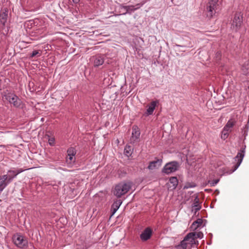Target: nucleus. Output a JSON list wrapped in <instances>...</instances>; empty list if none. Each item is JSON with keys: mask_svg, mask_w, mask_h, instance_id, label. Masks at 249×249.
<instances>
[{"mask_svg": "<svg viewBox=\"0 0 249 249\" xmlns=\"http://www.w3.org/2000/svg\"><path fill=\"white\" fill-rule=\"evenodd\" d=\"M158 103V101H153L147 106V108L145 112V114L146 116L152 115L156 107L157 106Z\"/></svg>", "mask_w": 249, "mask_h": 249, "instance_id": "nucleus-10", "label": "nucleus"}, {"mask_svg": "<svg viewBox=\"0 0 249 249\" xmlns=\"http://www.w3.org/2000/svg\"><path fill=\"white\" fill-rule=\"evenodd\" d=\"M23 170L22 169H18L15 170H9L7 172V175H3L4 176H6L7 177L6 180L8 182V183H10L13 179L15 178L18 174L22 172Z\"/></svg>", "mask_w": 249, "mask_h": 249, "instance_id": "nucleus-9", "label": "nucleus"}, {"mask_svg": "<svg viewBox=\"0 0 249 249\" xmlns=\"http://www.w3.org/2000/svg\"><path fill=\"white\" fill-rule=\"evenodd\" d=\"M38 54H39V56H40L41 55V53H39L38 51L35 50L31 54V57H35V56L37 55Z\"/></svg>", "mask_w": 249, "mask_h": 249, "instance_id": "nucleus-28", "label": "nucleus"}, {"mask_svg": "<svg viewBox=\"0 0 249 249\" xmlns=\"http://www.w3.org/2000/svg\"><path fill=\"white\" fill-rule=\"evenodd\" d=\"M162 162V160L161 159H157L154 161L150 162L147 168L149 170L158 169L161 165Z\"/></svg>", "mask_w": 249, "mask_h": 249, "instance_id": "nucleus-13", "label": "nucleus"}, {"mask_svg": "<svg viewBox=\"0 0 249 249\" xmlns=\"http://www.w3.org/2000/svg\"><path fill=\"white\" fill-rule=\"evenodd\" d=\"M234 125V123L232 121H228L227 124L224 127V131H228Z\"/></svg>", "mask_w": 249, "mask_h": 249, "instance_id": "nucleus-23", "label": "nucleus"}, {"mask_svg": "<svg viewBox=\"0 0 249 249\" xmlns=\"http://www.w3.org/2000/svg\"><path fill=\"white\" fill-rule=\"evenodd\" d=\"M73 2L75 3H78V0H72Z\"/></svg>", "mask_w": 249, "mask_h": 249, "instance_id": "nucleus-33", "label": "nucleus"}, {"mask_svg": "<svg viewBox=\"0 0 249 249\" xmlns=\"http://www.w3.org/2000/svg\"><path fill=\"white\" fill-rule=\"evenodd\" d=\"M7 177L4 175L0 176V192H2L4 188L8 185V182L6 180Z\"/></svg>", "mask_w": 249, "mask_h": 249, "instance_id": "nucleus-17", "label": "nucleus"}, {"mask_svg": "<svg viewBox=\"0 0 249 249\" xmlns=\"http://www.w3.org/2000/svg\"><path fill=\"white\" fill-rule=\"evenodd\" d=\"M218 0H209L206 9L208 12V16L212 17L216 13Z\"/></svg>", "mask_w": 249, "mask_h": 249, "instance_id": "nucleus-6", "label": "nucleus"}, {"mask_svg": "<svg viewBox=\"0 0 249 249\" xmlns=\"http://www.w3.org/2000/svg\"><path fill=\"white\" fill-rule=\"evenodd\" d=\"M178 184V180L176 177H171L169 179L168 185V188L171 190H174L176 188Z\"/></svg>", "mask_w": 249, "mask_h": 249, "instance_id": "nucleus-16", "label": "nucleus"}, {"mask_svg": "<svg viewBox=\"0 0 249 249\" xmlns=\"http://www.w3.org/2000/svg\"><path fill=\"white\" fill-rule=\"evenodd\" d=\"M55 139L53 137H49L48 139V142L50 145L53 146L54 144Z\"/></svg>", "mask_w": 249, "mask_h": 249, "instance_id": "nucleus-27", "label": "nucleus"}, {"mask_svg": "<svg viewBox=\"0 0 249 249\" xmlns=\"http://www.w3.org/2000/svg\"><path fill=\"white\" fill-rule=\"evenodd\" d=\"M94 65L96 67L102 65L104 62V57L101 55H97L93 57Z\"/></svg>", "mask_w": 249, "mask_h": 249, "instance_id": "nucleus-15", "label": "nucleus"}, {"mask_svg": "<svg viewBox=\"0 0 249 249\" xmlns=\"http://www.w3.org/2000/svg\"><path fill=\"white\" fill-rule=\"evenodd\" d=\"M195 187H196V184L194 183H188L184 186V189H188Z\"/></svg>", "mask_w": 249, "mask_h": 249, "instance_id": "nucleus-26", "label": "nucleus"}, {"mask_svg": "<svg viewBox=\"0 0 249 249\" xmlns=\"http://www.w3.org/2000/svg\"><path fill=\"white\" fill-rule=\"evenodd\" d=\"M124 153L126 156H130L132 154L131 147L129 145H126L124 148Z\"/></svg>", "mask_w": 249, "mask_h": 249, "instance_id": "nucleus-22", "label": "nucleus"}, {"mask_svg": "<svg viewBox=\"0 0 249 249\" xmlns=\"http://www.w3.org/2000/svg\"><path fill=\"white\" fill-rule=\"evenodd\" d=\"M8 10L7 8L2 9L0 12V22L5 25L8 18Z\"/></svg>", "mask_w": 249, "mask_h": 249, "instance_id": "nucleus-12", "label": "nucleus"}, {"mask_svg": "<svg viewBox=\"0 0 249 249\" xmlns=\"http://www.w3.org/2000/svg\"><path fill=\"white\" fill-rule=\"evenodd\" d=\"M4 102H8L15 107H19L22 104L21 100L14 93L8 91L4 92L2 97Z\"/></svg>", "mask_w": 249, "mask_h": 249, "instance_id": "nucleus-2", "label": "nucleus"}, {"mask_svg": "<svg viewBox=\"0 0 249 249\" xmlns=\"http://www.w3.org/2000/svg\"><path fill=\"white\" fill-rule=\"evenodd\" d=\"M152 235V230L149 228H146L141 233L140 237L142 241H146L149 239Z\"/></svg>", "mask_w": 249, "mask_h": 249, "instance_id": "nucleus-14", "label": "nucleus"}, {"mask_svg": "<svg viewBox=\"0 0 249 249\" xmlns=\"http://www.w3.org/2000/svg\"><path fill=\"white\" fill-rule=\"evenodd\" d=\"M197 241L194 239V234L188 233L180 242V244L176 246V249H187L196 245Z\"/></svg>", "mask_w": 249, "mask_h": 249, "instance_id": "nucleus-3", "label": "nucleus"}, {"mask_svg": "<svg viewBox=\"0 0 249 249\" xmlns=\"http://www.w3.org/2000/svg\"><path fill=\"white\" fill-rule=\"evenodd\" d=\"M68 158L69 159V160H71V161H72V160H73V156H72V155H68Z\"/></svg>", "mask_w": 249, "mask_h": 249, "instance_id": "nucleus-32", "label": "nucleus"}, {"mask_svg": "<svg viewBox=\"0 0 249 249\" xmlns=\"http://www.w3.org/2000/svg\"><path fill=\"white\" fill-rule=\"evenodd\" d=\"M140 131L139 128L137 126H134L132 127V137L131 141L132 142L134 143L137 141L140 137Z\"/></svg>", "mask_w": 249, "mask_h": 249, "instance_id": "nucleus-11", "label": "nucleus"}, {"mask_svg": "<svg viewBox=\"0 0 249 249\" xmlns=\"http://www.w3.org/2000/svg\"><path fill=\"white\" fill-rule=\"evenodd\" d=\"M67 152L68 155H72L74 156L76 154V150L74 148L71 147L68 150Z\"/></svg>", "mask_w": 249, "mask_h": 249, "instance_id": "nucleus-25", "label": "nucleus"}, {"mask_svg": "<svg viewBox=\"0 0 249 249\" xmlns=\"http://www.w3.org/2000/svg\"><path fill=\"white\" fill-rule=\"evenodd\" d=\"M216 55L218 57L219 55H220V53L217 52L216 53Z\"/></svg>", "mask_w": 249, "mask_h": 249, "instance_id": "nucleus-34", "label": "nucleus"}, {"mask_svg": "<svg viewBox=\"0 0 249 249\" xmlns=\"http://www.w3.org/2000/svg\"><path fill=\"white\" fill-rule=\"evenodd\" d=\"M203 223V220L202 219H198L193 223L191 225V229L193 230H196L197 228L200 227Z\"/></svg>", "mask_w": 249, "mask_h": 249, "instance_id": "nucleus-20", "label": "nucleus"}, {"mask_svg": "<svg viewBox=\"0 0 249 249\" xmlns=\"http://www.w3.org/2000/svg\"><path fill=\"white\" fill-rule=\"evenodd\" d=\"M180 166L179 163L176 161L167 163L162 169V172L166 174H169L177 171Z\"/></svg>", "mask_w": 249, "mask_h": 249, "instance_id": "nucleus-4", "label": "nucleus"}, {"mask_svg": "<svg viewBox=\"0 0 249 249\" xmlns=\"http://www.w3.org/2000/svg\"><path fill=\"white\" fill-rule=\"evenodd\" d=\"M115 11L119 15H125L127 13L126 6H123L120 4H119L118 6L116 7Z\"/></svg>", "mask_w": 249, "mask_h": 249, "instance_id": "nucleus-19", "label": "nucleus"}, {"mask_svg": "<svg viewBox=\"0 0 249 249\" xmlns=\"http://www.w3.org/2000/svg\"><path fill=\"white\" fill-rule=\"evenodd\" d=\"M194 234V239L196 240V238L202 239L203 237V233L202 232H191Z\"/></svg>", "mask_w": 249, "mask_h": 249, "instance_id": "nucleus-24", "label": "nucleus"}, {"mask_svg": "<svg viewBox=\"0 0 249 249\" xmlns=\"http://www.w3.org/2000/svg\"><path fill=\"white\" fill-rule=\"evenodd\" d=\"M227 132L228 131H224V130L222 131L221 138L222 139H225L227 137Z\"/></svg>", "mask_w": 249, "mask_h": 249, "instance_id": "nucleus-30", "label": "nucleus"}, {"mask_svg": "<svg viewBox=\"0 0 249 249\" xmlns=\"http://www.w3.org/2000/svg\"><path fill=\"white\" fill-rule=\"evenodd\" d=\"M219 181V179L213 180L210 183L211 186H214Z\"/></svg>", "mask_w": 249, "mask_h": 249, "instance_id": "nucleus-29", "label": "nucleus"}, {"mask_svg": "<svg viewBox=\"0 0 249 249\" xmlns=\"http://www.w3.org/2000/svg\"><path fill=\"white\" fill-rule=\"evenodd\" d=\"M132 183L131 182H121L112 188L113 194L117 198H120L128 192L132 187Z\"/></svg>", "mask_w": 249, "mask_h": 249, "instance_id": "nucleus-1", "label": "nucleus"}, {"mask_svg": "<svg viewBox=\"0 0 249 249\" xmlns=\"http://www.w3.org/2000/svg\"><path fill=\"white\" fill-rule=\"evenodd\" d=\"M122 203V201L121 199L116 200L114 202L111 206L112 215L114 214V213L119 208Z\"/></svg>", "mask_w": 249, "mask_h": 249, "instance_id": "nucleus-18", "label": "nucleus"}, {"mask_svg": "<svg viewBox=\"0 0 249 249\" xmlns=\"http://www.w3.org/2000/svg\"><path fill=\"white\" fill-rule=\"evenodd\" d=\"M137 6H138L136 8L133 5L126 6V9L127 11V13L130 14L140 7V4H138Z\"/></svg>", "mask_w": 249, "mask_h": 249, "instance_id": "nucleus-21", "label": "nucleus"}, {"mask_svg": "<svg viewBox=\"0 0 249 249\" xmlns=\"http://www.w3.org/2000/svg\"><path fill=\"white\" fill-rule=\"evenodd\" d=\"M245 147L242 148L240 151L237 153L236 156L234 158L235 161L236 162V164L234 165V169L230 173V174L235 171L241 164L243 159L245 156Z\"/></svg>", "mask_w": 249, "mask_h": 249, "instance_id": "nucleus-7", "label": "nucleus"}, {"mask_svg": "<svg viewBox=\"0 0 249 249\" xmlns=\"http://www.w3.org/2000/svg\"><path fill=\"white\" fill-rule=\"evenodd\" d=\"M242 23V16L240 13H236L233 19L231 28L237 31L240 27Z\"/></svg>", "mask_w": 249, "mask_h": 249, "instance_id": "nucleus-8", "label": "nucleus"}, {"mask_svg": "<svg viewBox=\"0 0 249 249\" xmlns=\"http://www.w3.org/2000/svg\"><path fill=\"white\" fill-rule=\"evenodd\" d=\"M14 244L18 248L23 249L27 247L28 241L23 236L19 234H15L13 237Z\"/></svg>", "mask_w": 249, "mask_h": 249, "instance_id": "nucleus-5", "label": "nucleus"}, {"mask_svg": "<svg viewBox=\"0 0 249 249\" xmlns=\"http://www.w3.org/2000/svg\"><path fill=\"white\" fill-rule=\"evenodd\" d=\"M194 207H195V209H196V211H198V210H199L200 209V206L198 205H197V204H195L194 205Z\"/></svg>", "mask_w": 249, "mask_h": 249, "instance_id": "nucleus-31", "label": "nucleus"}]
</instances>
